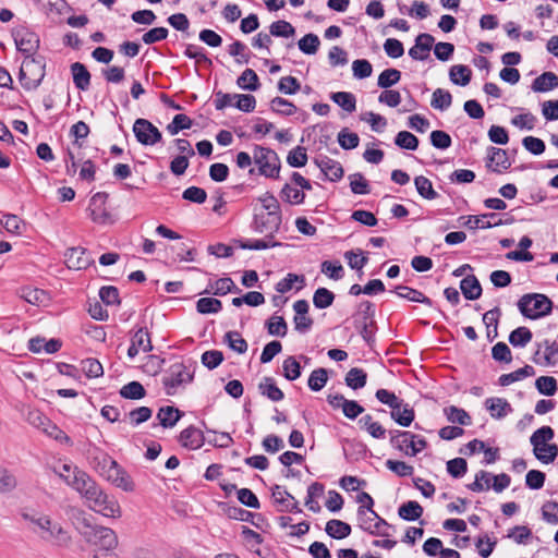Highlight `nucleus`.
<instances>
[{"instance_id": "25", "label": "nucleus", "mask_w": 558, "mask_h": 558, "mask_svg": "<svg viewBox=\"0 0 558 558\" xmlns=\"http://www.w3.org/2000/svg\"><path fill=\"white\" fill-rule=\"evenodd\" d=\"M390 417L400 426L408 427L413 423L415 418V412L409 403H405L404 400H402L401 408L392 409L390 412Z\"/></svg>"}, {"instance_id": "35", "label": "nucleus", "mask_w": 558, "mask_h": 558, "mask_svg": "<svg viewBox=\"0 0 558 558\" xmlns=\"http://www.w3.org/2000/svg\"><path fill=\"white\" fill-rule=\"evenodd\" d=\"M182 413L174 407L167 405L159 409L157 418L162 427H173L180 420Z\"/></svg>"}, {"instance_id": "21", "label": "nucleus", "mask_w": 558, "mask_h": 558, "mask_svg": "<svg viewBox=\"0 0 558 558\" xmlns=\"http://www.w3.org/2000/svg\"><path fill=\"white\" fill-rule=\"evenodd\" d=\"M73 76V83L80 90H87L90 85V73L81 62H74L70 66Z\"/></svg>"}, {"instance_id": "18", "label": "nucleus", "mask_w": 558, "mask_h": 558, "mask_svg": "<svg viewBox=\"0 0 558 558\" xmlns=\"http://www.w3.org/2000/svg\"><path fill=\"white\" fill-rule=\"evenodd\" d=\"M435 38L427 33H422L415 38V44L409 50V56L413 60L424 61L429 57V51Z\"/></svg>"}, {"instance_id": "47", "label": "nucleus", "mask_w": 558, "mask_h": 558, "mask_svg": "<svg viewBox=\"0 0 558 558\" xmlns=\"http://www.w3.org/2000/svg\"><path fill=\"white\" fill-rule=\"evenodd\" d=\"M120 396L124 399L140 400L146 396V390L140 381H131L120 389Z\"/></svg>"}, {"instance_id": "44", "label": "nucleus", "mask_w": 558, "mask_h": 558, "mask_svg": "<svg viewBox=\"0 0 558 558\" xmlns=\"http://www.w3.org/2000/svg\"><path fill=\"white\" fill-rule=\"evenodd\" d=\"M414 184L417 193L425 199H435L438 197V193L434 190L432 181L424 177L417 175L414 178Z\"/></svg>"}, {"instance_id": "62", "label": "nucleus", "mask_w": 558, "mask_h": 558, "mask_svg": "<svg viewBox=\"0 0 558 558\" xmlns=\"http://www.w3.org/2000/svg\"><path fill=\"white\" fill-rule=\"evenodd\" d=\"M269 32L271 36L288 38L295 34V28L289 22L280 20L270 25Z\"/></svg>"}, {"instance_id": "40", "label": "nucleus", "mask_w": 558, "mask_h": 558, "mask_svg": "<svg viewBox=\"0 0 558 558\" xmlns=\"http://www.w3.org/2000/svg\"><path fill=\"white\" fill-rule=\"evenodd\" d=\"M501 316V311L499 307H495L490 311H487L483 315V323L487 328V338L489 341H493L497 337V326L499 317Z\"/></svg>"}, {"instance_id": "32", "label": "nucleus", "mask_w": 558, "mask_h": 558, "mask_svg": "<svg viewBox=\"0 0 558 558\" xmlns=\"http://www.w3.org/2000/svg\"><path fill=\"white\" fill-rule=\"evenodd\" d=\"M357 424L361 429L366 430L373 438L381 439L386 436L385 427L380 423L373 421L369 414L362 416Z\"/></svg>"}, {"instance_id": "37", "label": "nucleus", "mask_w": 558, "mask_h": 558, "mask_svg": "<svg viewBox=\"0 0 558 558\" xmlns=\"http://www.w3.org/2000/svg\"><path fill=\"white\" fill-rule=\"evenodd\" d=\"M446 418L451 423H458L462 426L471 425L472 418L470 414L461 408L449 405L444 409Z\"/></svg>"}, {"instance_id": "20", "label": "nucleus", "mask_w": 558, "mask_h": 558, "mask_svg": "<svg viewBox=\"0 0 558 558\" xmlns=\"http://www.w3.org/2000/svg\"><path fill=\"white\" fill-rule=\"evenodd\" d=\"M485 407L496 420H501L513 411L506 399L497 397L486 399Z\"/></svg>"}, {"instance_id": "17", "label": "nucleus", "mask_w": 558, "mask_h": 558, "mask_svg": "<svg viewBox=\"0 0 558 558\" xmlns=\"http://www.w3.org/2000/svg\"><path fill=\"white\" fill-rule=\"evenodd\" d=\"M315 163L325 174L326 179L331 182L339 181L344 174L341 163L328 156H320L319 158L315 159Z\"/></svg>"}, {"instance_id": "3", "label": "nucleus", "mask_w": 558, "mask_h": 558, "mask_svg": "<svg viewBox=\"0 0 558 558\" xmlns=\"http://www.w3.org/2000/svg\"><path fill=\"white\" fill-rule=\"evenodd\" d=\"M521 314L530 319H538L550 314L553 310L551 300L541 293H527L521 296L518 302Z\"/></svg>"}, {"instance_id": "5", "label": "nucleus", "mask_w": 558, "mask_h": 558, "mask_svg": "<svg viewBox=\"0 0 558 558\" xmlns=\"http://www.w3.org/2000/svg\"><path fill=\"white\" fill-rule=\"evenodd\" d=\"M375 305L371 301H362L353 314V326L361 337L369 342L375 333Z\"/></svg>"}, {"instance_id": "9", "label": "nucleus", "mask_w": 558, "mask_h": 558, "mask_svg": "<svg viewBox=\"0 0 558 558\" xmlns=\"http://www.w3.org/2000/svg\"><path fill=\"white\" fill-rule=\"evenodd\" d=\"M86 504L90 510L107 518L117 519L122 514L118 500L113 496L106 494L102 488L98 489Z\"/></svg>"}, {"instance_id": "31", "label": "nucleus", "mask_w": 558, "mask_h": 558, "mask_svg": "<svg viewBox=\"0 0 558 558\" xmlns=\"http://www.w3.org/2000/svg\"><path fill=\"white\" fill-rule=\"evenodd\" d=\"M326 533L336 539H342L351 534V525L341 520L331 519L326 523Z\"/></svg>"}, {"instance_id": "48", "label": "nucleus", "mask_w": 558, "mask_h": 558, "mask_svg": "<svg viewBox=\"0 0 558 558\" xmlns=\"http://www.w3.org/2000/svg\"><path fill=\"white\" fill-rule=\"evenodd\" d=\"M452 104V95L442 88L434 90L430 106L438 110H447Z\"/></svg>"}, {"instance_id": "51", "label": "nucleus", "mask_w": 558, "mask_h": 558, "mask_svg": "<svg viewBox=\"0 0 558 558\" xmlns=\"http://www.w3.org/2000/svg\"><path fill=\"white\" fill-rule=\"evenodd\" d=\"M269 335L284 337L288 332V325L282 316L272 315L266 323Z\"/></svg>"}, {"instance_id": "60", "label": "nucleus", "mask_w": 558, "mask_h": 558, "mask_svg": "<svg viewBox=\"0 0 558 558\" xmlns=\"http://www.w3.org/2000/svg\"><path fill=\"white\" fill-rule=\"evenodd\" d=\"M395 144L400 148L415 150L418 146V138L411 132L400 131L395 138Z\"/></svg>"}, {"instance_id": "58", "label": "nucleus", "mask_w": 558, "mask_h": 558, "mask_svg": "<svg viewBox=\"0 0 558 558\" xmlns=\"http://www.w3.org/2000/svg\"><path fill=\"white\" fill-rule=\"evenodd\" d=\"M299 49L305 54H314L318 50L320 45L319 38L317 35L310 33L303 36L299 43Z\"/></svg>"}, {"instance_id": "63", "label": "nucleus", "mask_w": 558, "mask_h": 558, "mask_svg": "<svg viewBox=\"0 0 558 558\" xmlns=\"http://www.w3.org/2000/svg\"><path fill=\"white\" fill-rule=\"evenodd\" d=\"M350 179V187L352 193L366 195L371 192L369 184L365 180L364 175L360 172L353 173L349 177Z\"/></svg>"}, {"instance_id": "27", "label": "nucleus", "mask_w": 558, "mask_h": 558, "mask_svg": "<svg viewBox=\"0 0 558 558\" xmlns=\"http://www.w3.org/2000/svg\"><path fill=\"white\" fill-rule=\"evenodd\" d=\"M395 292L398 296H400L402 299H405V300H409L412 302L422 303V304H425L428 306L433 305V301L428 296H426L421 291L410 288L408 286H397L395 289Z\"/></svg>"}, {"instance_id": "59", "label": "nucleus", "mask_w": 558, "mask_h": 558, "mask_svg": "<svg viewBox=\"0 0 558 558\" xmlns=\"http://www.w3.org/2000/svg\"><path fill=\"white\" fill-rule=\"evenodd\" d=\"M192 124L193 121L190 117L179 113L173 117L172 122L166 129L171 135H177L180 131L190 129Z\"/></svg>"}, {"instance_id": "4", "label": "nucleus", "mask_w": 558, "mask_h": 558, "mask_svg": "<svg viewBox=\"0 0 558 558\" xmlns=\"http://www.w3.org/2000/svg\"><path fill=\"white\" fill-rule=\"evenodd\" d=\"M389 434L390 445L407 456L414 457L427 447V441L424 437L411 432L393 429Z\"/></svg>"}, {"instance_id": "30", "label": "nucleus", "mask_w": 558, "mask_h": 558, "mask_svg": "<svg viewBox=\"0 0 558 558\" xmlns=\"http://www.w3.org/2000/svg\"><path fill=\"white\" fill-rule=\"evenodd\" d=\"M555 436L554 429L550 426H542L536 429L531 438L530 442L533 446V453L543 450V446L547 445L546 442L551 440Z\"/></svg>"}, {"instance_id": "19", "label": "nucleus", "mask_w": 558, "mask_h": 558, "mask_svg": "<svg viewBox=\"0 0 558 558\" xmlns=\"http://www.w3.org/2000/svg\"><path fill=\"white\" fill-rule=\"evenodd\" d=\"M179 441L184 448L196 450L204 445L205 437L201 429L191 425L180 433Z\"/></svg>"}, {"instance_id": "22", "label": "nucleus", "mask_w": 558, "mask_h": 558, "mask_svg": "<svg viewBox=\"0 0 558 558\" xmlns=\"http://www.w3.org/2000/svg\"><path fill=\"white\" fill-rule=\"evenodd\" d=\"M240 292V289L235 286L234 281L230 277H223L215 282H210L208 288L202 292L201 294H209L213 293L215 295H226L227 293Z\"/></svg>"}, {"instance_id": "15", "label": "nucleus", "mask_w": 558, "mask_h": 558, "mask_svg": "<svg viewBox=\"0 0 558 558\" xmlns=\"http://www.w3.org/2000/svg\"><path fill=\"white\" fill-rule=\"evenodd\" d=\"M94 460L97 462L95 468L99 474L112 484L117 482V478L124 471L118 462L107 453L100 452Z\"/></svg>"}, {"instance_id": "56", "label": "nucleus", "mask_w": 558, "mask_h": 558, "mask_svg": "<svg viewBox=\"0 0 558 558\" xmlns=\"http://www.w3.org/2000/svg\"><path fill=\"white\" fill-rule=\"evenodd\" d=\"M378 518V513L372 509H357L356 512V519H357V525L361 530L364 532H367L369 534V531L372 529V525L374 521Z\"/></svg>"}, {"instance_id": "61", "label": "nucleus", "mask_w": 558, "mask_h": 558, "mask_svg": "<svg viewBox=\"0 0 558 558\" xmlns=\"http://www.w3.org/2000/svg\"><path fill=\"white\" fill-rule=\"evenodd\" d=\"M287 162L290 167L301 168L307 162L306 149L303 146H296L287 156Z\"/></svg>"}, {"instance_id": "52", "label": "nucleus", "mask_w": 558, "mask_h": 558, "mask_svg": "<svg viewBox=\"0 0 558 558\" xmlns=\"http://www.w3.org/2000/svg\"><path fill=\"white\" fill-rule=\"evenodd\" d=\"M335 301V294L327 288H318L313 295V303L316 308L329 307Z\"/></svg>"}, {"instance_id": "2", "label": "nucleus", "mask_w": 558, "mask_h": 558, "mask_svg": "<svg viewBox=\"0 0 558 558\" xmlns=\"http://www.w3.org/2000/svg\"><path fill=\"white\" fill-rule=\"evenodd\" d=\"M46 61L45 57H25L20 69V82L24 89L34 90L43 82L46 75Z\"/></svg>"}, {"instance_id": "6", "label": "nucleus", "mask_w": 558, "mask_h": 558, "mask_svg": "<svg viewBox=\"0 0 558 558\" xmlns=\"http://www.w3.org/2000/svg\"><path fill=\"white\" fill-rule=\"evenodd\" d=\"M253 159L258 166L259 174L270 179L279 178L280 159L275 150L256 145L254 147Z\"/></svg>"}, {"instance_id": "46", "label": "nucleus", "mask_w": 558, "mask_h": 558, "mask_svg": "<svg viewBox=\"0 0 558 558\" xmlns=\"http://www.w3.org/2000/svg\"><path fill=\"white\" fill-rule=\"evenodd\" d=\"M282 373L287 380L293 381L302 374L299 361L294 356H288L282 362Z\"/></svg>"}, {"instance_id": "26", "label": "nucleus", "mask_w": 558, "mask_h": 558, "mask_svg": "<svg viewBox=\"0 0 558 558\" xmlns=\"http://www.w3.org/2000/svg\"><path fill=\"white\" fill-rule=\"evenodd\" d=\"M535 93H545L558 87V76L554 72H544L532 83Z\"/></svg>"}, {"instance_id": "14", "label": "nucleus", "mask_w": 558, "mask_h": 558, "mask_svg": "<svg viewBox=\"0 0 558 558\" xmlns=\"http://www.w3.org/2000/svg\"><path fill=\"white\" fill-rule=\"evenodd\" d=\"M133 132L138 143L153 146L162 138L161 132L148 120L138 118L133 124Z\"/></svg>"}, {"instance_id": "49", "label": "nucleus", "mask_w": 558, "mask_h": 558, "mask_svg": "<svg viewBox=\"0 0 558 558\" xmlns=\"http://www.w3.org/2000/svg\"><path fill=\"white\" fill-rule=\"evenodd\" d=\"M270 109L274 112L284 116V117L293 116L298 110V108L294 104H292L291 101H289L282 97H275L270 101Z\"/></svg>"}, {"instance_id": "33", "label": "nucleus", "mask_w": 558, "mask_h": 558, "mask_svg": "<svg viewBox=\"0 0 558 558\" xmlns=\"http://www.w3.org/2000/svg\"><path fill=\"white\" fill-rule=\"evenodd\" d=\"M423 511V507L417 501L410 500L398 508V515L405 521H415L422 517Z\"/></svg>"}, {"instance_id": "8", "label": "nucleus", "mask_w": 558, "mask_h": 558, "mask_svg": "<svg viewBox=\"0 0 558 558\" xmlns=\"http://www.w3.org/2000/svg\"><path fill=\"white\" fill-rule=\"evenodd\" d=\"M194 375L183 363L172 364L162 377V385L168 396H173L178 388L192 383Z\"/></svg>"}, {"instance_id": "43", "label": "nucleus", "mask_w": 558, "mask_h": 558, "mask_svg": "<svg viewBox=\"0 0 558 558\" xmlns=\"http://www.w3.org/2000/svg\"><path fill=\"white\" fill-rule=\"evenodd\" d=\"M331 100L336 102L347 112H353L356 109V99L352 93L349 92H337L330 96Z\"/></svg>"}, {"instance_id": "1", "label": "nucleus", "mask_w": 558, "mask_h": 558, "mask_svg": "<svg viewBox=\"0 0 558 558\" xmlns=\"http://www.w3.org/2000/svg\"><path fill=\"white\" fill-rule=\"evenodd\" d=\"M22 517L34 525L33 531L44 541L59 547H66L70 544L71 536L69 532L58 522L52 521L48 515L23 512Z\"/></svg>"}, {"instance_id": "23", "label": "nucleus", "mask_w": 558, "mask_h": 558, "mask_svg": "<svg viewBox=\"0 0 558 558\" xmlns=\"http://www.w3.org/2000/svg\"><path fill=\"white\" fill-rule=\"evenodd\" d=\"M460 289L466 300L474 301L482 295V286L474 275L464 277L460 282Z\"/></svg>"}, {"instance_id": "36", "label": "nucleus", "mask_w": 558, "mask_h": 558, "mask_svg": "<svg viewBox=\"0 0 558 558\" xmlns=\"http://www.w3.org/2000/svg\"><path fill=\"white\" fill-rule=\"evenodd\" d=\"M449 77L453 84L466 86L471 82L472 71L466 65L456 64L449 70Z\"/></svg>"}, {"instance_id": "57", "label": "nucleus", "mask_w": 558, "mask_h": 558, "mask_svg": "<svg viewBox=\"0 0 558 558\" xmlns=\"http://www.w3.org/2000/svg\"><path fill=\"white\" fill-rule=\"evenodd\" d=\"M258 201L262 204L263 210L265 214H281V208L276 196L270 192H265L263 195L258 197Z\"/></svg>"}, {"instance_id": "39", "label": "nucleus", "mask_w": 558, "mask_h": 558, "mask_svg": "<svg viewBox=\"0 0 558 558\" xmlns=\"http://www.w3.org/2000/svg\"><path fill=\"white\" fill-rule=\"evenodd\" d=\"M280 197L290 205H300L304 203L305 193L290 183H286L280 191Z\"/></svg>"}, {"instance_id": "24", "label": "nucleus", "mask_w": 558, "mask_h": 558, "mask_svg": "<svg viewBox=\"0 0 558 558\" xmlns=\"http://www.w3.org/2000/svg\"><path fill=\"white\" fill-rule=\"evenodd\" d=\"M69 268L84 269L89 265V255L85 248L72 247L66 254Z\"/></svg>"}, {"instance_id": "41", "label": "nucleus", "mask_w": 558, "mask_h": 558, "mask_svg": "<svg viewBox=\"0 0 558 558\" xmlns=\"http://www.w3.org/2000/svg\"><path fill=\"white\" fill-rule=\"evenodd\" d=\"M534 375H535L534 368L531 365H525L512 373L502 374L499 377L498 383L500 386L506 387V386H509L512 383L518 381L524 377H530V376H534Z\"/></svg>"}, {"instance_id": "64", "label": "nucleus", "mask_w": 558, "mask_h": 558, "mask_svg": "<svg viewBox=\"0 0 558 558\" xmlns=\"http://www.w3.org/2000/svg\"><path fill=\"white\" fill-rule=\"evenodd\" d=\"M536 389L545 396H554L557 391V380L551 376H541L535 381Z\"/></svg>"}, {"instance_id": "38", "label": "nucleus", "mask_w": 558, "mask_h": 558, "mask_svg": "<svg viewBox=\"0 0 558 558\" xmlns=\"http://www.w3.org/2000/svg\"><path fill=\"white\" fill-rule=\"evenodd\" d=\"M236 84L244 90L255 92L260 87L259 78L252 69H246L238 77Z\"/></svg>"}, {"instance_id": "55", "label": "nucleus", "mask_w": 558, "mask_h": 558, "mask_svg": "<svg viewBox=\"0 0 558 558\" xmlns=\"http://www.w3.org/2000/svg\"><path fill=\"white\" fill-rule=\"evenodd\" d=\"M401 78V72L397 69H386L384 70L377 80V85L380 88L387 89L395 84H397Z\"/></svg>"}, {"instance_id": "11", "label": "nucleus", "mask_w": 558, "mask_h": 558, "mask_svg": "<svg viewBox=\"0 0 558 558\" xmlns=\"http://www.w3.org/2000/svg\"><path fill=\"white\" fill-rule=\"evenodd\" d=\"M282 223V215L265 214L264 211L255 213L251 228L256 233L265 234L268 238H275Z\"/></svg>"}, {"instance_id": "13", "label": "nucleus", "mask_w": 558, "mask_h": 558, "mask_svg": "<svg viewBox=\"0 0 558 558\" xmlns=\"http://www.w3.org/2000/svg\"><path fill=\"white\" fill-rule=\"evenodd\" d=\"M108 196L106 192H98L89 201V217L95 223L112 225L116 221L112 214L105 207Z\"/></svg>"}, {"instance_id": "34", "label": "nucleus", "mask_w": 558, "mask_h": 558, "mask_svg": "<svg viewBox=\"0 0 558 558\" xmlns=\"http://www.w3.org/2000/svg\"><path fill=\"white\" fill-rule=\"evenodd\" d=\"M488 217L494 218V217H496V214L490 213V214H484L481 216H468V217L462 216V217H460V219H465V221L463 222V226H465L466 228H469L471 230H476L478 228L489 229V228L501 225V220H499L498 222H495V223L485 221L484 219L488 218Z\"/></svg>"}, {"instance_id": "53", "label": "nucleus", "mask_w": 558, "mask_h": 558, "mask_svg": "<svg viewBox=\"0 0 558 558\" xmlns=\"http://www.w3.org/2000/svg\"><path fill=\"white\" fill-rule=\"evenodd\" d=\"M225 342L228 343L231 350L239 354H243L247 351V342L238 331H228L225 335Z\"/></svg>"}, {"instance_id": "12", "label": "nucleus", "mask_w": 558, "mask_h": 558, "mask_svg": "<svg viewBox=\"0 0 558 558\" xmlns=\"http://www.w3.org/2000/svg\"><path fill=\"white\" fill-rule=\"evenodd\" d=\"M16 49L25 57L33 56L39 48V36L25 26L15 28L12 33Z\"/></svg>"}, {"instance_id": "42", "label": "nucleus", "mask_w": 558, "mask_h": 558, "mask_svg": "<svg viewBox=\"0 0 558 558\" xmlns=\"http://www.w3.org/2000/svg\"><path fill=\"white\" fill-rule=\"evenodd\" d=\"M344 381L353 390L361 389L366 385L367 373L363 368L353 367L347 373Z\"/></svg>"}, {"instance_id": "50", "label": "nucleus", "mask_w": 558, "mask_h": 558, "mask_svg": "<svg viewBox=\"0 0 558 558\" xmlns=\"http://www.w3.org/2000/svg\"><path fill=\"white\" fill-rule=\"evenodd\" d=\"M328 381V372L326 368L319 367L314 369L307 380L308 388L312 391H320Z\"/></svg>"}, {"instance_id": "54", "label": "nucleus", "mask_w": 558, "mask_h": 558, "mask_svg": "<svg viewBox=\"0 0 558 558\" xmlns=\"http://www.w3.org/2000/svg\"><path fill=\"white\" fill-rule=\"evenodd\" d=\"M221 308V301L215 298H202L196 302V310L199 314H216Z\"/></svg>"}, {"instance_id": "28", "label": "nucleus", "mask_w": 558, "mask_h": 558, "mask_svg": "<svg viewBox=\"0 0 558 558\" xmlns=\"http://www.w3.org/2000/svg\"><path fill=\"white\" fill-rule=\"evenodd\" d=\"M259 392L274 402L281 401L284 398L282 390L277 387L272 377H264L258 385Z\"/></svg>"}, {"instance_id": "16", "label": "nucleus", "mask_w": 558, "mask_h": 558, "mask_svg": "<svg viewBox=\"0 0 558 558\" xmlns=\"http://www.w3.org/2000/svg\"><path fill=\"white\" fill-rule=\"evenodd\" d=\"M486 167L495 173H504L511 167L508 153L497 147H488Z\"/></svg>"}, {"instance_id": "7", "label": "nucleus", "mask_w": 558, "mask_h": 558, "mask_svg": "<svg viewBox=\"0 0 558 558\" xmlns=\"http://www.w3.org/2000/svg\"><path fill=\"white\" fill-rule=\"evenodd\" d=\"M83 535L86 542L98 546V550H113L118 545V536L110 527L85 524Z\"/></svg>"}, {"instance_id": "29", "label": "nucleus", "mask_w": 558, "mask_h": 558, "mask_svg": "<svg viewBox=\"0 0 558 558\" xmlns=\"http://www.w3.org/2000/svg\"><path fill=\"white\" fill-rule=\"evenodd\" d=\"M17 294L21 299L25 300L27 303L32 305H40L44 304L47 300L46 291L32 287H22L19 289Z\"/></svg>"}, {"instance_id": "10", "label": "nucleus", "mask_w": 558, "mask_h": 558, "mask_svg": "<svg viewBox=\"0 0 558 558\" xmlns=\"http://www.w3.org/2000/svg\"><path fill=\"white\" fill-rule=\"evenodd\" d=\"M59 476L73 489H75L86 501H88L101 487L85 472L75 471V476L71 478L60 472Z\"/></svg>"}, {"instance_id": "45", "label": "nucleus", "mask_w": 558, "mask_h": 558, "mask_svg": "<svg viewBox=\"0 0 558 558\" xmlns=\"http://www.w3.org/2000/svg\"><path fill=\"white\" fill-rule=\"evenodd\" d=\"M533 338L532 331L527 327H518L509 335V342L513 347L524 348Z\"/></svg>"}]
</instances>
